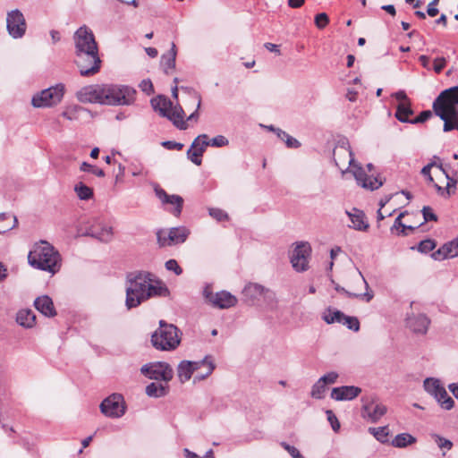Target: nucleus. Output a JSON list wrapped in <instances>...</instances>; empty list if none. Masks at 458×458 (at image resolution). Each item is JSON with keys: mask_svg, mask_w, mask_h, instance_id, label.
Returning a JSON list of instances; mask_svg holds the SVG:
<instances>
[{"mask_svg": "<svg viewBox=\"0 0 458 458\" xmlns=\"http://www.w3.org/2000/svg\"><path fill=\"white\" fill-rule=\"evenodd\" d=\"M172 104L173 103L169 98L163 96H159L151 100L153 108L163 117H166V115H168V112L172 109Z\"/></svg>", "mask_w": 458, "mask_h": 458, "instance_id": "nucleus-26", "label": "nucleus"}, {"mask_svg": "<svg viewBox=\"0 0 458 458\" xmlns=\"http://www.w3.org/2000/svg\"><path fill=\"white\" fill-rule=\"evenodd\" d=\"M167 287L147 271L131 272L126 276L125 305L128 310L140 306L150 298L165 296Z\"/></svg>", "mask_w": 458, "mask_h": 458, "instance_id": "nucleus-1", "label": "nucleus"}, {"mask_svg": "<svg viewBox=\"0 0 458 458\" xmlns=\"http://www.w3.org/2000/svg\"><path fill=\"white\" fill-rule=\"evenodd\" d=\"M458 86L443 90L433 102V111L444 122V131H458Z\"/></svg>", "mask_w": 458, "mask_h": 458, "instance_id": "nucleus-4", "label": "nucleus"}, {"mask_svg": "<svg viewBox=\"0 0 458 458\" xmlns=\"http://www.w3.org/2000/svg\"><path fill=\"white\" fill-rule=\"evenodd\" d=\"M181 331L174 324L159 321V327L151 335V344H181Z\"/></svg>", "mask_w": 458, "mask_h": 458, "instance_id": "nucleus-9", "label": "nucleus"}, {"mask_svg": "<svg viewBox=\"0 0 458 458\" xmlns=\"http://www.w3.org/2000/svg\"><path fill=\"white\" fill-rule=\"evenodd\" d=\"M345 215L348 216L351 221L349 227L360 232H367L369 230V223L362 210L353 208L350 212L345 211Z\"/></svg>", "mask_w": 458, "mask_h": 458, "instance_id": "nucleus-19", "label": "nucleus"}, {"mask_svg": "<svg viewBox=\"0 0 458 458\" xmlns=\"http://www.w3.org/2000/svg\"><path fill=\"white\" fill-rule=\"evenodd\" d=\"M156 196L159 199L163 205H171L172 208L167 210L174 216L178 217L182 210L183 199L176 194H168L164 189L157 186L155 188Z\"/></svg>", "mask_w": 458, "mask_h": 458, "instance_id": "nucleus-17", "label": "nucleus"}, {"mask_svg": "<svg viewBox=\"0 0 458 458\" xmlns=\"http://www.w3.org/2000/svg\"><path fill=\"white\" fill-rule=\"evenodd\" d=\"M449 250L452 251V258L458 256V237L447 242Z\"/></svg>", "mask_w": 458, "mask_h": 458, "instance_id": "nucleus-64", "label": "nucleus"}, {"mask_svg": "<svg viewBox=\"0 0 458 458\" xmlns=\"http://www.w3.org/2000/svg\"><path fill=\"white\" fill-rule=\"evenodd\" d=\"M165 268L169 271H174L177 276L182 273V269L178 265L175 259H169L165 264Z\"/></svg>", "mask_w": 458, "mask_h": 458, "instance_id": "nucleus-54", "label": "nucleus"}, {"mask_svg": "<svg viewBox=\"0 0 458 458\" xmlns=\"http://www.w3.org/2000/svg\"><path fill=\"white\" fill-rule=\"evenodd\" d=\"M209 215L217 221H225L228 218L227 214L220 208H209Z\"/></svg>", "mask_w": 458, "mask_h": 458, "instance_id": "nucleus-51", "label": "nucleus"}, {"mask_svg": "<svg viewBox=\"0 0 458 458\" xmlns=\"http://www.w3.org/2000/svg\"><path fill=\"white\" fill-rule=\"evenodd\" d=\"M281 445L289 453L293 458H304L296 447L290 445L285 442H282Z\"/></svg>", "mask_w": 458, "mask_h": 458, "instance_id": "nucleus-55", "label": "nucleus"}, {"mask_svg": "<svg viewBox=\"0 0 458 458\" xmlns=\"http://www.w3.org/2000/svg\"><path fill=\"white\" fill-rule=\"evenodd\" d=\"M140 89L147 93L148 95H150L153 93V84L151 82L150 80H143L140 83Z\"/></svg>", "mask_w": 458, "mask_h": 458, "instance_id": "nucleus-60", "label": "nucleus"}, {"mask_svg": "<svg viewBox=\"0 0 458 458\" xmlns=\"http://www.w3.org/2000/svg\"><path fill=\"white\" fill-rule=\"evenodd\" d=\"M229 144V140L223 135H217L209 140V146L216 148L225 147Z\"/></svg>", "mask_w": 458, "mask_h": 458, "instance_id": "nucleus-48", "label": "nucleus"}, {"mask_svg": "<svg viewBox=\"0 0 458 458\" xmlns=\"http://www.w3.org/2000/svg\"><path fill=\"white\" fill-rule=\"evenodd\" d=\"M28 261L31 267L54 275L60 270L62 259L53 245L41 241L29 252Z\"/></svg>", "mask_w": 458, "mask_h": 458, "instance_id": "nucleus-5", "label": "nucleus"}, {"mask_svg": "<svg viewBox=\"0 0 458 458\" xmlns=\"http://www.w3.org/2000/svg\"><path fill=\"white\" fill-rule=\"evenodd\" d=\"M439 0H432L427 6V13L430 17H435L438 13V9L437 5L438 4Z\"/></svg>", "mask_w": 458, "mask_h": 458, "instance_id": "nucleus-58", "label": "nucleus"}, {"mask_svg": "<svg viewBox=\"0 0 458 458\" xmlns=\"http://www.w3.org/2000/svg\"><path fill=\"white\" fill-rule=\"evenodd\" d=\"M170 121L173 122L174 125L180 130L186 129V123L184 121V111L181 106H173L172 109L168 112V115H166Z\"/></svg>", "mask_w": 458, "mask_h": 458, "instance_id": "nucleus-24", "label": "nucleus"}, {"mask_svg": "<svg viewBox=\"0 0 458 458\" xmlns=\"http://www.w3.org/2000/svg\"><path fill=\"white\" fill-rule=\"evenodd\" d=\"M432 437L434 438V440H435L436 444L437 445V446L441 450H443V455H445V451H449V450L452 449L453 443L450 440H448V439H446V438H445V437H441V436H439L437 434H433Z\"/></svg>", "mask_w": 458, "mask_h": 458, "instance_id": "nucleus-39", "label": "nucleus"}, {"mask_svg": "<svg viewBox=\"0 0 458 458\" xmlns=\"http://www.w3.org/2000/svg\"><path fill=\"white\" fill-rule=\"evenodd\" d=\"M337 378L338 374L333 371L324 375L312 386L310 396L315 399H323L329 386L335 384Z\"/></svg>", "mask_w": 458, "mask_h": 458, "instance_id": "nucleus-18", "label": "nucleus"}, {"mask_svg": "<svg viewBox=\"0 0 458 458\" xmlns=\"http://www.w3.org/2000/svg\"><path fill=\"white\" fill-rule=\"evenodd\" d=\"M162 146H164L167 149H176L181 150L183 148V144L176 141L167 140L162 142Z\"/></svg>", "mask_w": 458, "mask_h": 458, "instance_id": "nucleus-61", "label": "nucleus"}, {"mask_svg": "<svg viewBox=\"0 0 458 458\" xmlns=\"http://www.w3.org/2000/svg\"><path fill=\"white\" fill-rule=\"evenodd\" d=\"M200 367L205 368L204 373H197L194 381H201L209 377L214 369H216V364L214 358L210 355H206L200 360L190 361V360H182L178 365L177 374L180 381L182 383H185L188 381L193 372L198 371Z\"/></svg>", "mask_w": 458, "mask_h": 458, "instance_id": "nucleus-6", "label": "nucleus"}, {"mask_svg": "<svg viewBox=\"0 0 458 458\" xmlns=\"http://www.w3.org/2000/svg\"><path fill=\"white\" fill-rule=\"evenodd\" d=\"M436 247L435 242L431 239H427L421 241L417 249L421 253H428L431 251Z\"/></svg>", "mask_w": 458, "mask_h": 458, "instance_id": "nucleus-45", "label": "nucleus"}, {"mask_svg": "<svg viewBox=\"0 0 458 458\" xmlns=\"http://www.w3.org/2000/svg\"><path fill=\"white\" fill-rule=\"evenodd\" d=\"M203 154L200 152V150H198L196 148H191V147L187 151V157L195 165H201V157Z\"/></svg>", "mask_w": 458, "mask_h": 458, "instance_id": "nucleus-43", "label": "nucleus"}, {"mask_svg": "<svg viewBox=\"0 0 458 458\" xmlns=\"http://www.w3.org/2000/svg\"><path fill=\"white\" fill-rule=\"evenodd\" d=\"M369 432L380 443H388V437L390 430L388 426H383L378 428H369Z\"/></svg>", "mask_w": 458, "mask_h": 458, "instance_id": "nucleus-36", "label": "nucleus"}, {"mask_svg": "<svg viewBox=\"0 0 458 458\" xmlns=\"http://www.w3.org/2000/svg\"><path fill=\"white\" fill-rule=\"evenodd\" d=\"M423 386L425 391L434 396L443 409L451 410L454 407V400L448 395L445 388L440 384L438 379L428 377L424 380Z\"/></svg>", "mask_w": 458, "mask_h": 458, "instance_id": "nucleus-10", "label": "nucleus"}, {"mask_svg": "<svg viewBox=\"0 0 458 458\" xmlns=\"http://www.w3.org/2000/svg\"><path fill=\"white\" fill-rule=\"evenodd\" d=\"M190 234V230L185 226L173 227L169 230L168 239L173 245L183 243Z\"/></svg>", "mask_w": 458, "mask_h": 458, "instance_id": "nucleus-28", "label": "nucleus"}, {"mask_svg": "<svg viewBox=\"0 0 458 458\" xmlns=\"http://www.w3.org/2000/svg\"><path fill=\"white\" fill-rule=\"evenodd\" d=\"M175 58H176V47L175 44H172V47L169 52L164 54L161 56V66L165 72V73L169 74L170 71L174 69L175 67Z\"/></svg>", "mask_w": 458, "mask_h": 458, "instance_id": "nucleus-27", "label": "nucleus"}, {"mask_svg": "<svg viewBox=\"0 0 458 458\" xmlns=\"http://www.w3.org/2000/svg\"><path fill=\"white\" fill-rule=\"evenodd\" d=\"M65 87L63 83L56 84L36 93L31 105L36 108L51 107L59 104L64 95Z\"/></svg>", "mask_w": 458, "mask_h": 458, "instance_id": "nucleus-8", "label": "nucleus"}, {"mask_svg": "<svg viewBox=\"0 0 458 458\" xmlns=\"http://www.w3.org/2000/svg\"><path fill=\"white\" fill-rule=\"evenodd\" d=\"M7 30L13 38H21L26 32V21L22 13L18 10H13L7 13L6 18Z\"/></svg>", "mask_w": 458, "mask_h": 458, "instance_id": "nucleus-15", "label": "nucleus"}, {"mask_svg": "<svg viewBox=\"0 0 458 458\" xmlns=\"http://www.w3.org/2000/svg\"><path fill=\"white\" fill-rule=\"evenodd\" d=\"M331 397L336 401L344 400V386L333 388Z\"/></svg>", "mask_w": 458, "mask_h": 458, "instance_id": "nucleus-63", "label": "nucleus"}, {"mask_svg": "<svg viewBox=\"0 0 458 458\" xmlns=\"http://www.w3.org/2000/svg\"><path fill=\"white\" fill-rule=\"evenodd\" d=\"M413 114V111L411 107V103H399L396 107L395 117L401 123H410L411 119H409V116Z\"/></svg>", "mask_w": 458, "mask_h": 458, "instance_id": "nucleus-29", "label": "nucleus"}, {"mask_svg": "<svg viewBox=\"0 0 458 458\" xmlns=\"http://www.w3.org/2000/svg\"><path fill=\"white\" fill-rule=\"evenodd\" d=\"M349 165L345 169V174H351L354 177L357 184L366 190L375 191L383 185V181L377 176L367 174L362 165L354 158V153L349 149Z\"/></svg>", "mask_w": 458, "mask_h": 458, "instance_id": "nucleus-7", "label": "nucleus"}, {"mask_svg": "<svg viewBox=\"0 0 458 458\" xmlns=\"http://www.w3.org/2000/svg\"><path fill=\"white\" fill-rule=\"evenodd\" d=\"M326 414H327V420L332 427V429L335 432L339 431V429L341 428V424H340L338 419L336 418V416L335 415V413L331 410H327Z\"/></svg>", "mask_w": 458, "mask_h": 458, "instance_id": "nucleus-46", "label": "nucleus"}, {"mask_svg": "<svg viewBox=\"0 0 458 458\" xmlns=\"http://www.w3.org/2000/svg\"><path fill=\"white\" fill-rule=\"evenodd\" d=\"M86 109L82 106L73 105L67 106L62 113V116L69 121H77L80 119L81 113Z\"/></svg>", "mask_w": 458, "mask_h": 458, "instance_id": "nucleus-35", "label": "nucleus"}, {"mask_svg": "<svg viewBox=\"0 0 458 458\" xmlns=\"http://www.w3.org/2000/svg\"><path fill=\"white\" fill-rule=\"evenodd\" d=\"M17 224L18 220L15 216H11L6 213H0V234L12 230L17 225Z\"/></svg>", "mask_w": 458, "mask_h": 458, "instance_id": "nucleus-31", "label": "nucleus"}, {"mask_svg": "<svg viewBox=\"0 0 458 458\" xmlns=\"http://www.w3.org/2000/svg\"><path fill=\"white\" fill-rule=\"evenodd\" d=\"M404 215H405V212H402L398 215V216L395 218V220L394 222L393 226L391 227V231H394V229L402 228L401 233H403V235L406 234L405 233L406 225L404 224H403V222H402V218L404 216Z\"/></svg>", "mask_w": 458, "mask_h": 458, "instance_id": "nucleus-52", "label": "nucleus"}, {"mask_svg": "<svg viewBox=\"0 0 458 458\" xmlns=\"http://www.w3.org/2000/svg\"><path fill=\"white\" fill-rule=\"evenodd\" d=\"M169 231L166 230H159L157 233V242L159 246H171L173 245L172 241L168 239Z\"/></svg>", "mask_w": 458, "mask_h": 458, "instance_id": "nucleus-44", "label": "nucleus"}, {"mask_svg": "<svg viewBox=\"0 0 458 458\" xmlns=\"http://www.w3.org/2000/svg\"><path fill=\"white\" fill-rule=\"evenodd\" d=\"M345 326L353 331H358L360 328V321L355 317L345 316Z\"/></svg>", "mask_w": 458, "mask_h": 458, "instance_id": "nucleus-53", "label": "nucleus"}, {"mask_svg": "<svg viewBox=\"0 0 458 458\" xmlns=\"http://www.w3.org/2000/svg\"><path fill=\"white\" fill-rule=\"evenodd\" d=\"M315 25L318 29H324L329 22L328 16L326 13H320L315 16Z\"/></svg>", "mask_w": 458, "mask_h": 458, "instance_id": "nucleus-47", "label": "nucleus"}, {"mask_svg": "<svg viewBox=\"0 0 458 458\" xmlns=\"http://www.w3.org/2000/svg\"><path fill=\"white\" fill-rule=\"evenodd\" d=\"M181 89L184 92H186L191 98H192L193 99L197 100V106H196V110L191 114L189 115V117L187 118L188 121H197L198 118H199V109L200 108L201 106V96L200 94L195 90L194 89L192 88H188V87H181Z\"/></svg>", "mask_w": 458, "mask_h": 458, "instance_id": "nucleus-32", "label": "nucleus"}, {"mask_svg": "<svg viewBox=\"0 0 458 458\" xmlns=\"http://www.w3.org/2000/svg\"><path fill=\"white\" fill-rule=\"evenodd\" d=\"M266 292L268 291L266 290L262 285L250 283L244 287L242 290V294L247 301L254 303V301L263 296Z\"/></svg>", "mask_w": 458, "mask_h": 458, "instance_id": "nucleus-23", "label": "nucleus"}, {"mask_svg": "<svg viewBox=\"0 0 458 458\" xmlns=\"http://www.w3.org/2000/svg\"><path fill=\"white\" fill-rule=\"evenodd\" d=\"M136 90L126 85L95 84L81 88L76 93L81 103L108 106H130L135 100Z\"/></svg>", "mask_w": 458, "mask_h": 458, "instance_id": "nucleus-2", "label": "nucleus"}, {"mask_svg": "<svg viewBox=\"0 0 458 458\" xmlns=\"http://www.w3.org/2000/svg\"><path fill=\"white\" fill-rule=\"evenodd\" d=\"M452 251L449 250L447 243L444 244L440 249L437 251L433 252L431 257L435 260H443L445 259L452 258Z\"/></svg>", "mask_w": 458, "mask_h": 458, "instance_id": "nucleus-40", "label": "nucleus"}, {"mask_svg": "<svg viewBox=\"0 0 458 458\" xmlns=\"http://www.w3.org/2000/svg\"><path fill=\"white\" fill-rule=\"evenodd\" d=\"M417 439L409 433H400L394 437L392 440L391 445L394 447L404 448L416 443Z\"/></svg>", "mask_w": 458, "mask_h": 458, "instance_id": "nucleus-30", "label": "nucleus"}, {"mask_svg": "<svg viewBox=\"0 0 458 458\" xmlns=\"http://www.w3.org/2000/svg\"><path fill=\"white\" fill-rule=\"evenodd\" d=\"M237 299L229 292L221 291L215 293L212 305L219 309H229L235 306Z\"/></svg>", "mask_w": 458, "mask_h": 458, "instance_id": "nucleus-22", "label": "nucleus"}, {"mask_svg": "<svg viewBox=\"0 0 458 458\" xmlns=\"http://www.w3.org/2000/svg\"><path fill=\"white\" fill-rule=\"evenodd\" d=\"M209 146V140L207 134H200L191 143V148L200 150L204 154L206 148Z\"/></svg>", "mask_w": 458, "mask_h": 458, "instance_id": "nucleus-38", "label": "nucleus"}, {"mask_svg": "<svg viewBox=\"0 0 458 458\" xmlns=\"http://www.w3.org/2000/svg\"><path fill=\"white\" fill-rule=\"evenodd\" d=\"M432 116V112L430 110L422 111L416 118L411 119V123L416 124L420 123H424L428 120Z\"/></svg>", "mask_w": 458, "mask_h": 458, "instance_id": "nucleus-56", "label": "nucleus"}, {"mask_svg": "<svg viewBox=\"0 0 458 458\" xmlns=\"http://www.w3.org/2000/svg\"><path fill=\"white\" fill-rule=\"evenodd\" d=\"M311 247L308 242H299L291 255V263L297 272H304L309 268Z\"/></svg>", "mask_w": 458, "mask_h": 458, "instance_id": "nucleus-12", "label": "nucleus"}, {"mask_svg": "<svg viewBox=\"0 0 458 458\" xmlns=\"http://www.w3.org/2000/svg\"><path fill=\"white\" fill-rule=\"evenodd\" d=\"M407 326L416 334H426L430 320L424 314L411 315L407 318Z\"/></svg>", "mask_w": 458, "mask_h": 458, "instance_id": "nucleus-20", "label": "nucleus"}, {"mask_svg": "<svg viewBox=\"0 0 458 458\" xmlns=\"http://www.w3.org/2000/svg\"><path fill=\"white\" fill-rule=\"evenodd\" d=\"M281 140L284 141L286 147L288 148H298L301 147V143L298 140L292 137L286 132V137H277Z\"/></svg>", "mask_w": 458, "mask_h": 458, "instance_id": "nucleus-49", "label": "nucleus"}, {"mask_svg": "<svg viewBox=\"0 0 458 458\" xmlns=\"http://www.w3.org/2000/svg\"><path fill=\"white\" fill-rule=\"evenodd\" d=\"M75 63L81 76H91L99 72L101 59L98 47L92 30L87 26L80 27L73 36Z\"/></svg>", "mask_w": 458, "mask_h": 458, "instance_id": "nucleus-3", "label": "nucleus"}, {"mask_svg": "<svg viewBox=\"0 0 458 458\" xmlns=\"http://www.w3.org/2000/svg\"><path fill=\"white\" fill-rule=\"evenodd\" d=\"M81 171L87 172L95 174L98 177H104L105 172L93 165H90L87 162H82L80 167Z\"/></svg>", "mask_w": 458, "mask_h": 458, "instance_id": "nucleus-41", "label": "nucleus"}, {"mask_svg": "<svg viewBox=\"0 0 458 458\" xmlns=\"http://www.w3.org/2000/svg\"><path fill=\"white\" fill-rule=\"evenodd\" d=\"M85 234L100 242H108L113 237V228L99 218H93L89 221Z\"/></svg>", "mask_w": 458, "mask_h": 458, "instance_id": "nucleus-14", "label": "nucleus"}, {"mask_svg": "<svg viewBox=\"0 0 458 458\" xmlns=\"http://www.w3.org/2000/svg\"><path fill=\"white\" fill-rule=\"evenodd\" d=\"M362 390L359 386H345V401H351L358 397Z\"/></svg>", "mask_w": 458, "mask_h": 458, "instance_id": "nucleus-42", "label": "nucleus"}, {"mask_svg": "<svg viewBox=\"0 0 458 458\" xmlns=\"http://www.w3.org/2000/svg\"><path fill=\"white\" fill-rule=\"evenodd\" d=\"M361 402V417L369 422H377L387 411L386 406L374 400L369 401L362 397Z\"/></svg>", "mask_w": 458, "mask_h": 458, "instance_id": "nucleus-16", "label": "nucleus"}, {"mask_svg": "<svg viewBox=\"0 0 458 458\" xmlns=\"http://www.w3.org/2000/svg\"><path fill=\"white\" fill-rule=\"evenodd\" d=\"M445 178L447 179V184H446V187H445V193H446V196H450L452 193L454 192V191H452V189H455L456 188V184H457V179L454 178L453 176H450V174L445 171V174H444Z\"/></svg>", "mask_w": 458, "mask_h": 458, "instance_id": "nucleus-50", "label": "nucleus"}, {"mask_svg": "<svg viewBox=\"0 0 458 458\" xmlns=\"http://www.w3.org/2000/svg\"><path fill=\"white\" fill-rule=\"evenodd\" d=\"M101 412L109 418H121L126 411L124 398L121 394H112L100 403Z\"/></svg>", "mask_w": 458, "mask_h": 458, "instance_id": "nucleus-11", "label": "nucleus"}, {"mask_svg": "<svg viewBox=\"0 0 458 458\" xmlns=\"http://www.w3.org/2000/svg\"><path fill=\"white\" fill-rule=\"evenodd\" d=\"M446 64V59L445 57H437L434 60V71L437 73H440Z\"/></svg>", "mask_w": 458, "mask_h": 458, "instance_id": "nucleus-59", "label": "nucleus"}, {"mask_svg": "<svg viewBox=\"0 0 458 458\" xmlns=\"http://www.w3.org/2000/svg\"><path fill=\"white\" fill-rule=\"evenodd\" d=\"M422 215H423L425 222H428V221H437V215L434 214V212L432 211L430 207H428V206L423 207V208H422Z\"/></svg>", "mask_w": 458, "mask_h": 458, "instance_id": "nucleus-57", "label": "nucleus"}, {"mask_svg": "<svg viewBox=\"0 0 458 458\" xmlns=\"http://www.w3.org/2000/svg\"><path fill=\"white\" fill-rule=\"evenodd\" d=\"M16 321L20 326L30 328L36 324V314L29 309L21 310L17 312Z\"/></svg>", "mask_w": 458, "mask_h": 458, "instance_id": "nucleus-25", "label": "nucleus"}, {"mask_svg": "<svg viewBox=\"0 0 458 458\" xmlns=\"http://www.w3.org/2000/svg\"><path fill=\"white\" fill-rule=\"evenodd\" d=\"M433 167V165L432 164H428L427 165H425L422 169H421V174L423 176H425L427 178V181L429 182V183H434V178L432 177L431 174H430V171H431V168Z\"/></svg>", "mask_w": 458, "mask_h": 458, "instance_id": "nucleus-62", "label": "nucleus"}, {"mask_svg": "<svg viewBox=\"0 0 458 458\" xmlns=\"http://www.w3.org/2000/svg\"><path fill=\"white\" fill-rule=\"evenodd\" d=\"M168 387L160 383H150L146 386V394L150 397H162L167 394Z\"/></svg>", "mask_w": 458, "mask_h": 458, "instance_id": "nucleus-34", "label": "nucleus"}, {"mask_svg": "<svg viewBox=\"0 0 458 458\" xmlns=\"http://www.w3.org/2000/svg\"><path fill=\"white\" fill-rule=\"evenodd\" d=\"M322 318L327 324L341 323L344 320V313L329 307L322 313Z\"/></svg>", "mask_w": 458, "mask_h": 458, "instance_id": "nucleus-33", "label": "nucleus"}, {"mask_svg": "<svg viewBox=\"0 0 458 458\" xmlns=\"http://www.w3.org/2000/svg\"><path fill=\"white\" fill-rule=\"evenodd\" d=\"M35 308L44 316L52 318L56 315V311L52 299L47 295H42L34 301Z\"/></svg>", "mask_w": 458, "mask_h": 458, "instance_id": "nucleus-21", "label": "nucleus"}, {"mask_svg": "<svg viewBox=\"0 0 458 458\" xmlns=\"http://www.w3.org/2000/svg\"><path fill=\"white\" fill-rule=\"evenodd\" d=\"M74 191L81 200H89L93 198V190L81 182L75 184Z\"/></svg>", "mask_w": 458, "mask_h": 458, "instance_id": "nucleus-37", "label": "nucleus"}, {"mask_svg": "<svg viewBox=\"0 0 458 458\" xmlns=\"http://www.w3.org/2000/svg\"><path fill=\"white\" fill-rule=\"evenodd\" d=\"M141 373L150 379L163 380L168 382L173 378V369L164 362L146 364L140 369Z\"/></svg>", "mask_w": 458, "mask_h": 458, "instance_id": "nucleus-13", "label": "nucleus"}]
</instances>
